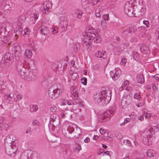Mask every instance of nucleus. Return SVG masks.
<instances>
[{
    "mask_svg": "<svg viewBox=\"0 0 159 159\" xmlns=\"http://www.w3.org/2000/svg\"><path fill=\"white\" fill-rule=\"evenodd\" d=\"M87 33L90 34H87V36L85 37L83 43V46H87L88 44H90L92 41L97 43H100L101 41L100 36L95 30H89Z\"/></svg>",
    "mask_w": 159,
    "mask_h": 159,
    "instance_id": "f257e3e1",
    "label": "nucleus"
},
{
    "mask_svg": "<svg viewBox=\"0 0 159 159\" xmlns=\"http://www.w3.org/2000/svg\"><path fill=\"white\" fill-rule=\"evenodd\" d=\"M62 131L66 137L73 139L78 138L81 133L80 128H74L71 126H69L67 128L63 129Z\"/></svg>",
    "mask_w": 159,
    "mask_h": 159,
    "instance_id": "f03ea898",
    "label": "nucleus"
},
{
    "mask_svg": "<svg viewBox=\"0 0 159 159\" xmlns=\"http://www.w3.org/2000/svg\"><path fill=\"white\" fill-rule=\"evenodd\" d=\"M155 133L153 128L146 129L144 130L143 134V141L145 145H149L152 143V137Z\"/></svg>",
    "mask_w": 159,
    "mask_h": 159,
    "instance_id": "7ed1b4c3",
    "label": "nucleus"
},
{
    "mask_svg": "<svg viewBox=\"0 0 159 159\" xmlns=\"http://www.w3.org/2000/svg\"><path fill=\"white\" fill-rule=\"evenodd\" d=\"M13 59L12 55L9 53H6L1 61L0 66L2 68L8 67L11 63V60Z\"/></svg>",
    "mask_w": 159,
    "mask_h": 159,
    "instance_id": "20e7f679",
    "label": "nucleus"
},
{
    "mask_svg": "<svg viewBox=\"0 0 159 159\" xmlns=\"http://www.w3.org/2000/svg\"><path fill=\"white\" fill-rule=\"evenodd\" d=\"M100 93L102 98V104L106 105L109 102L111 99V95L110 92L106 90H104L100 92Z\"/></svg>",
    "mask_w": 159,
    "mask_h": 159,
    "instance_id": "39448f33",
    "label": "nucleus"
},
{
    "mask_svg": "<svg viewBox=\"0 0 159 159\" xmlns=\"http://www.w3.org/2000/svg\"><path fill=\"white\" fill-rule=\"evenodd\" d=\"M37 77V70L36 69H28L26 74V80L34 81L36 79Z\"/></svg>",
    "mask_w": 159,
    "mask_h": 159,
    "instance_id": "423d86ee",
    "label": "nucleus"
},
{
    "mask_svg": "<svg viewBox=\"0 0 159 159\" xmlns=\"http://www.w3.org/2000/svg\"><path fill=\"white\" fill-rule=\"evenodd\" d=\"M144 8L139 3L136 5H134L133 10H134V16L139 17L144 13Z\"/></svg>",
    "mask_w": 159,
    "mask_h": 159,
    "instance_id": "0eeeda50",
    "label": "nucleus"
},
{
    "mask_svg": "<svg viewBox=\"0 0 159 159\" xmlns=\"http://www.w3.org/2000/svg\"><path fill=\"white\" fill-rule=\"evenodd\" d=\"M23 63L21 61L18 62L17 65V71L20 75L22 78H26V74L27 70L23 67Z\"/></svg>",
    "mask_w": 159,
    "mask_h": 159,
    "instance_id": "6e6552de",
    "label": "nucleus"
},
{
    "mask_svg": "<svg viewBox=\"0 0 159 159\" xmlns=\"http://www.w3.org/2000/svg\"><path fill=\"white\" fill-rule=\"evenodd\" d=\"M115 112L114 110L112 109L107 111L104 113L103 112L101 115H99V117L102 120L105 121L109 120L110 117L114 115Z\"/></svg>",
    "mask_w": 159,
    "mask_h": 159,
    "instance_id": "1a4fd4ad",
    "label": "nucleus"
},
{
    "mask_svg": "<svg viewBox=\"0 0 159 159\" xmlns=\"http://www.w3.org/2000/svg\"><path fill=\"white\" fill-rule=\"evenodd\" d=\"M17 148L15 145H12L6 147V152L9 156L13 157L15 156L17 152Z\"/></svg>",
    "mask_w": 159,
    "mask_h": 159,
    "instance_id": "9d476101",
    "label": "nucleus"
},
{
    "mask_svg": "<svg viewBox=\"0 0 159 159\" xmlns=\"http://www.w3.org/2000/svg\"><path fill=\"white\" fill-rule=\"evenodd\" d=\"M48 93L49 97L53 99H55L60 95L59 92L55 89L53 87H50L48 89Z\"/></svg>",
    "mask_w": 159,
    "mask_h": 159,
    "instance_id": "9b49d317",
    "label": "nucleus"
},
{
    "mask_svg": "<svg viewBox=\"0 0 159 159\" xmlns=\"http://www.w3.org/2000/svg\"><path fill=\"white\" fill-rule=\"evenodd\" d=\"M68 24V21L64 17H62L60 19L58 27L61 29V31H64L67 28Z\"/></svg>",
    "mask_w": 159,
    "mask_h": 159,
    "instance_id": "f8f14e48",
    "label": "nucleus"
},
{
    "mask_svg": "<svg viewBox=\"0 0 159 159\" xmlns=\"http://www.w3.org/2000/svg\"><path fill=\"white\" fill-rule=\"evenodd\" d=\"M50 122L52 126L55 127L59 125L60 119L56 116V114H53L51 116Z\"/></svg>",
    "mask_w": 159,
    "mask_h": 159,
    "instance_id": "ddd939ff",
    "label": "nucleus"
},
{
    "mask_svg": "<svg viewBox=\"0 0 159 159\" xmlns=\"http://www.w3.org/2000/svg\"><path fill=\"white\" fill-rule=\"evenodd\" d=\"M131 99L129 95H127L126 98L124 97L122 98L121 102V105L122 107H124V108L125 107H127L131 102Z\"/></svg>",
    "mask_w": 159,
    "mask_h": 159,
    "instance_id": "4468645a",
    "label": "nucleus"
},
{
    "mask_svg": "<svg viewBox=\"0 0 159 159\" xmlns=\"http://www.w3.org/2000/svg\"><path fill=\"white\" fill-rule=\"evenodd\" d=\"M133 6L129 4L128 5L125 4L124 7L125 11L128 16H134V10L132 11Z\"/></svg>",
    "mask_w": 159,
    "mask_h": 159,
    "instance_id": "2eb2a0df",
    "label": "nucleus"
},
{
    "mask_svg": "<svg viewBox=\"0 0 159 159\" xmlns=\"http://www.w3.org/2000/svg\"><path fill=\"white\" fill-rule=\"evenodd\" d=\"M50 141L51 142L55 143L54 146H57L59 145L60 141V139L59 137L54 135H52L49 138Z\"/></svg>",
    "mask_w": 159,
    "mask_h": 159,
    "instance_id": "dca6fc26",
    "label": "nucleus"
},
{
    "mask_svg": "<svg viewBox=\"0 0 159 159\" xmlns=\"http://www.w3.org/2000/svg\"><path fill=\"white\" fill-rule=\"evenodd\" d=\"M4 28H0V40H1L4 43L7 42V38L4 35Z\"/></svg>",
    "mask_w": 159,
    "mask_h": 159,
    "instance_id": "f3484780",
    "label": "nucleus"
},
{
    "mask_svg": "<svg viewBox=\"0 0 159 159\" xmlns=\"http://www.w3.org/2000/svg\"><path fill=\"white\" fill-rule=\"evenodd\" d=\"M43 8L44 11H45L46 14H48V13L49 12V9L51 7V5L50 2L49 1H46L45 2H44L43 4Z\"/></svg>",
    "mask_w": 159,
    "mask_h": 159,
    "instance_id": "a211bd4d",
    "label": "nucleus"
},
{
    "mask_svg": "<svg viewBox=\"0 0 159 159\" xmlns=\"http://www.w3.org/2000/svg\"><path fill=\"white\" fill-rule=\"evenodd\" d=\"M100 92L97 93L94 97V100L95 103H99L101 102L102 103V98Z\"/></svg>",
    "mask_w": 159,
    "mask_h": 159,
    "instance_id": "6ab92c4d",
    "label": "nucleus"
},
{
    "mask_svg": "<svg viewBox=\"0 0 159 159\" xmlns=\"http://www.w3.org/2000/svg\"><path fill=\"white\" fill-rule=\"evenodd\" d=\"M133 30L132 28H129L123 31L122 33V36L123 37H127L130 36Z\"/></svg>",
    "mask_w": 159,
    "mask_h": 159,
    "instance_id": "aec40b11",
    "label": "nucleus"
},
{
    "mask_svg": "<svg viewBox=\"0 0 159 159\" xmlns=\"http://www.w3.org/2000/svg\"><path fill=\"white\" fill-rule=\"evenodd\" d=\"M24 152L25 153V155H26L29 159L30 158L34 159V158L33 157L34 156H36L37 157L38 154L34 152L33 153V151L30 150H26Z\"/></svg>",
    "mask_w": 159,
    "mask_h": 159,
    "instance_id": "412c9836",
    "label": "nucleus"
},
{
    "mask_svg": "<svg viewBox=\"0 0 159 159\" xmlns=\"http://www.w3.org/2000/svg\"><path fill=\"white\" fill-rule=\"evenodd\" d=\"M40 33L41 34L44 35H47L49 33V30L46 26L43 25L41 27Z\"/></svg>",
    "mask_w": 159,
    "mask_h": 159,
    "instance_id": "4be33fe9",
    "label": "nucleus"
},
{
    "mask_svg": "<svg viewBox=\"0 0 159 159\" xmlns=\"http://www.w3.org/2000/svg\"><path fill=\"white\" fill-rule=\"evenodd\" d=\"M140 50L143 54H148L150 53L148 48L145 45L142 46L140 48Z\"/></svg>",
    "mask_w": 159,
    "mask_h": 159,
    "instance_id": "5701e85b",
    "label": "nucleus"
},
{
    "mask_svg": "<svg viewBox=\"0 0 159 159\" xmlns=\"http://www.w3.org/2000/svg\"><path fill=\"white\" fill-rule=\"evenodd\" d=\"M137 80L138 83L142 84L144 82V79L143 75L139 74L137 76Z\"/></svg>",
    "mask_w": 159,
    "mask_h": 159,
    "instance_id": "b1692460",
    "label": "nucleus"
},
{
    "mask_svg": "<svg viewBox=\"0 0 159 159\" xmlns=\"http://www.w3.org/2000/svg\"><path fill=\"white\" fill-rule=\"evenodd\" d=\"M55 89L57 90L58 92H59L60 95V93L63 92L64 89L63 85L61 84H58L57 86V88Z\"/></svg>",
    "mask_w": 159,
    "mask_h": 159,
    "instance_id": "393cba45",
    "label": "nucleus"
},
{
    "mask_svg": "<svg viewBox=\"0 0 159 159\" xmlns=\"http://www.w3.org/2000/svg\"><path fill=\"white\" fill-rule=\"evenodd\" d=\"M30 111L31 112L36 111L38 109V106L36 105H33L30 106Z\"/></svg>",
    "mask_w": 159,
    "mask_h": 159,
    "instance_id": "a878e982",
    "label": "nucleus"
},
{
    "mask_svg": "<svg viewBox=\"0 0 159 159\" xmlns=\"http://www.w3.org/2000/svg\"><path fill=\"white\" fill-rule=\"evenodd\" d=\"M75 13L77 18L79 19H80L82 18L83 12V11L77 9L75 12Z\"/></svg>",
    "mask_w": 159,
    "mask_h": 159,
    "instance_id": "bb28decb",
    "label": "nucleus"
},
{
    "mask_svg": "<svg viewBox=\"0 0 159 159\" xmlns=\"http://www.w3.org/2000/svg\"><path fill=\"white\" fill-rule=\"evenodd\" d=\"M155 151L153 150L148 149L146 152L147 156L149 157H151L153 156V154L155 153Z\"/></svg>",
    "mask_w": 159,
    "mask_h": 159,
    "instance_id": "cd10ccee",
    "label": "nucleus"
},
{
    "mask_svg": "<svg viewBox=\"0 0 159 159\" xmlns=\"http://www.w3.org/2000/svg\"><path fill=\"white\" fill-rule=\"evenodd\" d=\"M101 9H102V7H99L97 8L95 10V15L97 17H99L100 15V12H102V11Z\"/></svg>",
    "mask_w": 159,
    "mask_h": 159,
    "instance_id": "c85d7f7f",
    "label": "nucleus"
},
{
    "mask_svg": "<svg viewBox=\"0 0 159 159\" xmlns=\"http://www.w3.org/2000/svg\"><path fill=\"white\" fill-rule=\"evenodd\" d=\"M158 85L157 83L155 82L153 83L152 84V87L153 90L155 92H156L158 91Z\"/></svg>",
    "mask_w": 159,
    "mask_h": 159,
    "instance_id": "c756f323",
    "label": "nucleus"
},
{
    "mask_svg": "<svg viewBox=\"0 0 159 159\" xmlns=\"http://www.w3.org/2000/svg\"><path fill=\"white\" fill-rule=\"evenodd\" d=\"M14 55L16 59L18 60L21 57V52H20L15 51Z\"/></svg>",
    "mask_w": 159,
    "mask_h": 159,
    "instance_id": "7c9ffc66",
    "label": "nucleus"
},
{
    "mask_svg": "<svg viewBox=\"0 0 159 159\" xmlns=\"http://www.w3.org/2000/svg\"><path fill=\"white\" fill-rule=\"evenodd\" d=\"M25 54L27 57L28 58H30L32 55L31 51L29 49H26L25 50Z\"/></svg>",
    "mask_w": 159,
    "mask_h": 159,
    "instance_id": "2f4dec72",
    "label": "nucleus"
},
{
    "mask_svg": "<svg viewBox=\"0 0 159 159\" xmlns=\"http://www.w3.org/2000/svg\"><path fill=\"white\" fill-rule=\"evenodd\" d=\"M81 4L82 7H87L88 6V0H81Z\"/></svg>",
    "mask_w": 159,
    "mask_h": 159,
    "instance_id": "473e14b6",
    "label": "nucleus"
},
{
    "mask_svg": "<svg viewBox=\"0 0 159 159\" xmlns=\"http://www.w3.org/2000/svg\"><path fill=\"white\" fill-rule=\"evenodd\" d=\"M1 123V121L0 122ZM8 125L6 123H0V129H6L8 127Z\"/></svg>",
    "mask_w": 159,
    "mask_h": 159,
    "instance_id": "72a5a7b5",
    "label": "nucleus"
},
{
    "mask_svg": "<svg viewBox=\"0 0 159 159\" xmlns=\"http://www.w3.org/2000/svg\"><path fill=\"white\" fill-rule=\"evenodd\" d=\"M80 44L79 43H76L74 47V51L76 52H78L80 50Z\"/></svg>",
    "mask_w": 159,
    "mask_h": 159,
    "instance_id": "f704fd0d",
    "label": "nucleus"
},
{
    "mask_svg": "<svg viewBox=\"0 0 159 159\" xmlns=\"http://www.w3.org/2000/svg\"><path fill=\"white\" fill-rule=\"evenodd\" d=\"M104 55V53H102V52L100 51H98V53H96L95 54V57L98 58H104L103 57Z\"/></svg>",
    "mask_w": 159,
    "mask_h": 159,
    "instance_id": "c9c22d12",
    "label": "nucleus"
},
{
    "mask_svg": "<svg viewBox=\"0 0 159 159\" xmlns=\"http://www.w3.org/2000/svg\"><path fill=\"white\" fill-rule=\"evenodd\" d=\"M78 97L79 95L78 93H71L70 95V97L74 100H76L78 99Z\"/></svg>",
    "mask_w": 159,
    "mask_h": 159,
    "instance_id": "e433bc0d",
    "label": "nucleus"
},
{
    "mask_svg": "<svg viewBox=\"0 0 159 159\" xmlns=\"http://www.w3.org/2000/svg\"><path fill=\"white\" fill-rule=\"evenodd\" d=\"M78 75L76 73H73L71 75V78L72 80H75L78 79Z\"/></svg>",
    "mask_w": 159,
    "mask_h": 159,
    "instance_id": "4c0bfd02",
    "label": "nucleus"
},
{
    "mask_svg": "<svg viewBox=\"0 0 159 159\" xmlns=\"http://www.w3.org/2000/svg\"><path fill=\"white\" fill-rule=\"evenodd\" d=\"M115 72L116 73V75L115 76L116 77L115 78V80H117L120 77L121 72L120 70H118Z\"/></svg>",
    "mask_w": 159,
    "mask_h": 159,
    "instance_id": "58836bf2",
    "label": "nucleus"
},
{
    "mask_svg": "<svg viewBox=\"0 0 159 159\" xmlns=\"http://www.w3.org/2000/svg\"><path fill=\"white\" fill-rule=\"evenodd\" d=\"M14 49L15 51L20 52L21 51V49L20 46L17 43H16L14 45Z\"/></svg>",
    "mask_w": 159,
    "mask_h": 159,
    "instance_id": "ea45409f",
    "label": "nucleus"
},
{
    "mask_svg": "<svg viewBox=\"0 0 159 159\" xmlns=\"http://www.w3.org/2000/svg\"><path fill=\"white\" fill-rule=\"evenodd\" d=\"M28 64L30 68H34V63L33 60H30Z\"/></svg>",
    "mask_w": 159,
    "mask_h": 159,
    "instance_id": "a19ab883",
    "label": "nucleus"
},
{
    "mask_svg": "<svg viewBox=\"0 0 159 159\" xmlns=\"http://www.w3.org/2000/svg\"><path fill=\"white\" fill-rule=\"evenodd\" d=\"M77 146L74 148V150L75 151H76L79 152L81 150V147L79 144H77Z\"/></svg>",
    "mask_w": 159,
    "mask_h": 159,
    "instance_id": "79ce46f5",
    "label": "nucleus"
},
{
    "mask_svg": "<svg viewBox=\"0 0 159 159\" xmlns=\"http://www.w3.org/2000/svg\"><path fill=\"white\" fill-rule=\"evenodd\" d=\"M134 98L139 100H140L141 99V96L139 93H136L134 95Z\"/></svg>",
    "mask_w": 159,
    "mask_h": 159,
    "instance_id": "37998d69",
    "label": "nucleus"
},
{
    "mask_svg": "<svg viewBox=\"0 0 159 159\" xmlns=\"http://www.w3.org/2000/svg\"><path fill=\"white\" fill-rule=\"evenodd\" d=\"M70 90H71V93H78L77 92V89H76L75 87V86L74 87H71L70 88Z\"/></svg>",
    "mask_w": 159,
    "mask_h": 159,
    "instance_id": "c03bdc74",
    "label": "nucleus"
},
{
    "mask_svg": "<svg viewBox=\"0 0 159 159\" xmlns=\"http://www.w3.org/2000/svg\"><path fill=\"white\" fill-rule=\"evenodd\" d=\"M81 82L84 85H86L87 83V79L85 77H83L81 79Z\"/></svg>",
    "mask_w": 159,
    "mask_h": 159,
    "instance_id": "a18cd8bd",
    "label": "nucleus"
},
{
    "mask_svg": "<svg viewBox=\"0 0 159 159\" xmlns=\"http://www.w3.org/2000/svg\"><path fill=\"white\" fill-rule=\"evenodd\" d=\"M22 29L21 28H19L18 29H16V30H15L16 32V34L15 35H17L19 34H20L21 32L22 31Z\"/></svg>",
    "mask_w": 159,
    "mask_h": 159,
    "instance_id": "49530a36",
    "label": "nucleus"
},
{
    "mask_svg": "<svg viewBox=\"0 0 159 159\" xmlns=\"http://www.w3.org/2000/svg\"><path fill=\"white\" fill-rule=\"evenodd\" d=\"M126 62V60L124 58L121 59V61L120 62L121 65L123 66H125Z\"/></svg>",
    "mask_w": 159,
    "mask_h": 159,
    "instance_id": "de8ad7c7",
    "label": "nucleus"
},
{
    "mask_svg": "<svg viewBox=\"0 0 159 159\" xmlns=\"http://www.w3.org/2000/svg\"><path fill=\"white\" fill-rule=\"evenodd\" d=\"M114 71H111L110 72V75L111 76V77L112 78L113 80H115V76H114Z\"/></svg>",
    "mask_w": 159,
    "mask_h": 159,
    "instance_id": "09e8293b",
    "label": "nucleus"
},
{
    "mask_svg": "<svg viewBox=\"0 0 159 159\" xmlns=\"http://www.w3.org/2000/svg\"><path fill=\"white\" fill-rule=\"evenodd\" d=\"M124 143H125L126 145L129 146H130L131 144V142L129 140H124Z\"/></svg>",
    "mask_w": 159,
    "mask_h": 159,
    "instance_id": "8fccbe9b",
    "label": "nucleus"
},
{
    "mask_svg": "<svg viewBox=\"0 0 159 159\" xmlns=\"http://www.w3.org/2000/svg\"><path fill=\"white\" fill-rule=\"evenodd\" d=\"M112 152L108 151H106L105 152L103 153V155H108L109 156H111L112 154Z\"/></svg>",
    "mask_w": 159,
    "mask_h": 159,
    "instance_id": "3c124183",
    "label": "nucleus"
},
{
    "mask_svg": "<svg viewBox=\"0 0 159 159\" xmlns=\"http://www.w3.org/2000/svg\"><path fill=\"white\" fill-rule=\"evenodd\" d=\"M99 132L102 135H104L105 133H107V131L103 129H101L99 130Z\"/></svg>",
    "mask_w": 159,
    "mask_h": 159,
    "instance_id": "603ef678",
    "label": "nucleus"
},
{
    "mask_svg": "<svg viewBox=\"0 0 159 159\" xmlns=\"http://www.w3.org/2000/svg\"><path fill=\"white\" fill-rule=\"evenodd\" d=\"M102 17L104 20H109V15L106 14L103 16Z\"/></svg>",
    "mask_w": 159,
    "mask_h": 159,
    "instance_id": "864d4df0",
    "label": "nucleus"
},
{
    "mask_svg": "<svg viewBox=\"0 0 159 159\" xmlns=\"http://www.w3.org/2000/svg\"><path fill=\"white\" fill-rule=\"evenodd\" d=\"M116 137L119 140H120L122 138L123 136L121 133H119L116 135Z\"/></svg>",
    "mask_w": 159,
    "mask_h": 159,
    "instance_id": "5fc2aeb1",
    "label": "nucleus"
},
{
    "mask_svg": "<svg viewBox=\"0 0 159 159\" xmlns=\"http://www.w3.org/2000/svg\"><path fill=\"white\" fill-rule=\"evenodd\" d=\"M50 111L52 112H55L56 111L57 107H53L50 108Z\"/></svg>",
    "mask_w": 159,
    "mask_h": 159,
    "instance_id": "6e6d98bb",
    "label": "nucleus"
},
{
    "mask_svg": "<svg viewBox=\"0 0 159 159\" xmlns=\"http://www.w3.org/2000/svg\"><path fill=\"white\" fill-rule=\"evenodd\" d=\"M32 123L33 125L36 126H38L39 124V122L36 120H34Z\"/></svg>",
    "mask_w": 159,
    "mask_h": 159,
    "instance_id": "4d7b16f0",
    "label": "nucleus"
},
{
    "mask_svg": "<svg viewBox=\"0 0 159 159\" xmlns=\"http://www.w3.org/2000/svg\"><path fill=\"white\" fill-rule=\"evenodd\" d=\"M143 23L146 25L147 27H149V23L148 21L144 20L143 21Z\"/></svg>",
    "mask_w": 159,
    "mask_h": 159,
    "instance_id": "13d9d810",
    "label": "nucleus"
},
{
    "mask_svg": "<svg viewBox=\"0 0 159 159\" xmlns=\"http://www.w3.org/2000/svg\"><path fill=\"white\" fill-rule=\"evenodd\" d=\"M67 113H66V111H64L61 113V117L62 118H63L65 117V116H67L68 115H67Z\"/></svg>",
    "mask_w": 159,
    "mask_h": 159,
    "instance_id": "bf43d9fd",
    "label": "nucleus"
},
{
    "mask_svg": "<svg viewBox=\"0 0 159 159\" xmlns=\"http://www.w3.org/2000/svg\"><path fill=\"white\" fill-rule=\"evenodd\" d=\"M154 77L156 80H158L159 81V74H157L155 75L154 76Z\"/></svg>",
    "mask_w": 159,
    "mask_h": 159,
    "instance_id": "052dcab7",
    "label": "nucleus"
},
{
    "mask_svg": "<svg viewBox=\"0 0 159 159\" xmlns=\"http://www.w3.org/2000/svg\"><path fill=\"white\" fill-rule=\"evenodd\" d=\"M130 120L129 118H125L124 120V121L123 124H125L128 122H129Z\"/></svg>",
    "mask_w": 159,
    "mask_h": 159,
    "instance_id": "680f3d73",
    "label": "nucleus"
},
{
    "mask_svg": "<svg viewBox=\"0 0 159 159\" xmlns=\"http://www.w3.org/2000/svg\"><path fill=\"white\" fill-rule=\"evenodd\" d=\"M138 119L139 120L142 121L144 120L143 116V115L141 116L138 117Z\"/></svg>",
    "mask_w": 159,
    "mask_h": 159,
    "instance_id": "e2e57ef3",
    "label": "nucleus"
},
{
    "mask_svg": "<svg viewBox=\"0 0 159 159\" xmlns=\"http://www.w3.org/2000/svg\"><path fill=\"white\" fill-rule=\"evenodd\" d=\"M124 44V48H127L129 46V43H123Z\"/></svg>",
    "mask_w": 159,
    "mask_h": 159,
    "instance_id": "0e129e2a",
    "label": "nucleus"
},
{
    "mask_svg": "<svg viewBox=\"0 0 159 159\" xmlns=\"http://www.w3.org/2000/svg\"><path fill=\"white\" fill-rule=\"evenodd\" d=\"M17 100L19 101L22 99V96L20 95H18L17 96Z\"/></svg>",
    "mask_w": 159,
    "mask_h": 159,
    "instance_id": "69168bd1",
    "label": "nucleus"
},
{
    "mask_svg": "<svg viewBox=\"0 0 159 159\" xmlns=\"http://www.w3.org/2000/svg\"><path fill=\"white\" fill-rule=\"evenodd\" d=\"M137 41V39L135 37H134L131 39V41L133 42H136Z\"/></svg>",
    "mask_w": 159,
    "mask_h": 159,
    "instance_id": "338daca9",
    "label": "nucleus"
},
{
    "mask_svg": "<svg viewBox=\"0 0 159 159\" xmlns=\"http://www.w3.org/2000/svg\"><path fill=\"white\" fill-rule=\"evenodd\" d=\"M67 103L69 105H73L74 102L72 101H68L67 102Z\"/></svg>",
    "mask_w": 159,
    "mask_h": 159,
    "instance_id": "774afa93",
    "label": "nucleus"
}]
</instances>
